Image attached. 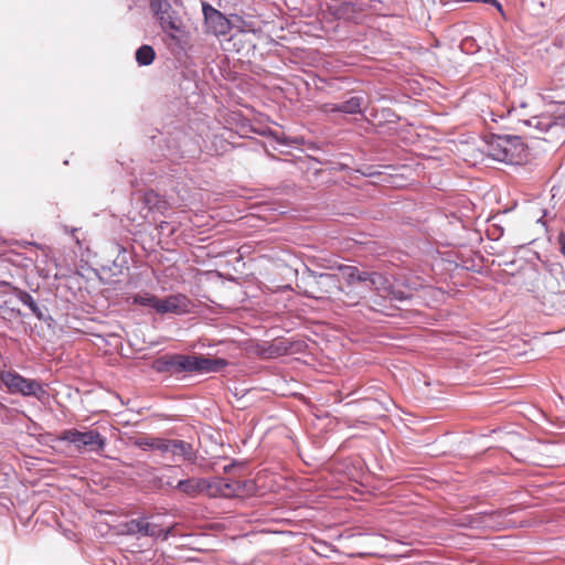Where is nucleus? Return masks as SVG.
<instances>
[{
    "label": "nucleus",
    "mask_w": 565,
    "mask_h": 565,
    "mask_svg": "<svg viewBox=\"0 0 565 565\" xmlns=\"http://www.w3.org/2000/svg\"><path fill=\"white\" fill-rule=\"evenodd\" d=\"M227 365L226 359L210 358L201 353H166L152 362V369L157 373L170 375L218 373Z\"/></svg>",
    "instance_id": "1"
},
{
    "label": "nucleus",
    "mask_w": 565,
    "mask_h": 565,
    "mask_svg": "<svg viewBox=\"0 0 565 565\" xmlns=\"http://www.w3.org/2000/svg\"><path fill=\"white\" fill-rule=\"evenodd\" d=\"M487 154L505 164H523L529 160V148L520 136L490 134L484 138Z\"/></svg>",
    "instance_id": "2"
},
{
    "label": "nucleus",
    "mask_w": 565,
    "mask_h": 565,
    "mask_svg": "<svg viewBox=\"0 0 565 565\" xmlns=\"http://www.w3.org/2000/svg\"><path fill=\"white\" fill-rule=\"evenodd\" d=\"M317 267L329 270H338L348 285H361L370 291L387 290L390 280L379 271L366 270L352 265H344L338 262L318 263Z\"/></svg>",
    "instance_id": "3"
},
{
    "label": "nucleus",
    "mask_w": 565,
    "mask_h": 565,
    "mask_svg": "<svg viewBox=\"0 0 565 565\" xmlns=\"http://www.w3.org/2000/svg\"><path fill=\"white\" fill-rule=\"evenodd\" d=\"M301 279L309 288L306 291L308 298L330 297L343 291L340 275L335 273L319 271L303 265Z\"/></svg>",
    "instance_id": "4"
},
{
    "label": "nucleus",
    "mask_w": 565,
    "mask_h": 565,
    "mask_svg": "<svg viewBox=\"0 0 565 565\" xmlns=\"http://www.w3.org/2000/svg\"><path fill=\"white\" fill-rule=\"evenodd\" d=\"M0 387H4L9 394H20L39 401H43L49 396L45 386L40 381L26 379L14 370L0 372Z\"/></svg>",
    "instance_id": "5"
},
{
    "label": "nucleus",
    "mask_w": 565,
    "mask_h": 565,
    "mask_svg": "<svg viewBox=\"0 0 565 565\" xmlns=\"http://www.w3.org/2000/svg\"><path fill=\"white\" fill-rule=\"evenodd\" d=\"M162 137V151L164 157L171 160L185 158L193 152V142L181 125L171 127L170 125L163 126V131L160 132ZM159 143L161 140L158 141Z\"/></svg>",
    "instance_id": "6"
},
{
    "label": "nucleus",
    "mask_w": 565,
    "mask_h": 565,
    "mask_svg": "<svg viewBox=\"0 0 565 565\" xmlns=\"http://www.w3.org/2000/svg\"><path fill=\"white\" fill-rule=\"evenodd\" d=\"M61 441L73 444L78 450L95 452L100 455L106 447V438L97 430L81 431L77 429L64 430L57 438Z\"/></svg>",
    "instance_id": "7"
},
{
    "label": "nucleus",
    "mask_w": 565,
    "mask_h": 565,
    "mask_svg": "<svg viewBox=\"0 0 565 565\" xmlns=\"http://www.w3.org/2000/svg\"><path fill=\"white\" fill-rule=\"evenodd\" d=\"M204 31L216 38H226L236 26L232 19L214 8L210 2L201 1Z\"/></svg>",
    "instance_id": "8"
},
{
    "label": "nucleus",
    "mask_w": 565,
    "mask_h": 565,
    "mask_svg": "<svg viewBox=\"0 0 565 565\" xmlns=\"http://www.w3.org/2000/svg\"><path fill=\"white\" fill-rule=\"evenodd\" d=\"M149 8L161 30L179 31L178 26L184 25L178 11L168 0H150Z\"/></svg>",
    "instance_id": "9"
},
{
    "label": "nucleus",
    "mask_w": 565,
    "mask_h": 565,
    "mask_svg": "<svg viewBox=\"0 0 565 565\" xmlns=\"http://www.w3.org/2000/svg\"><path fill=\"white\" fill-rule=\"evenodd\" d=\"M122 533L130 536H143L167 540L170 531L158 524L150 523L148 518L142 515L122 524Z\"/></svg>",
    "instance_id": "10"
},
{
    "label": "nucleus",
    "mask_w": 565,
    "mask_h": 565,
    "mask_svg": "<svg viewBox=\"0 0 565 565\" xmlns=\"http://www.w3.org/2000/svg\"><path fill=\"white\" fill-rule=\"evenodd\" d=\"M179 31L162 30L163 41L174 57L181 58L188 55L192 47L191 33L185 25L178 26Z\"/></svg>",
    "instance_id": "11"
},
{
    "label": "nucleus",
    "mask_w": 565,
    "mask_h": 565,
    "mask_svg": "<svg viewBox=\"0 0 565 565\" xmlns=\"http://www.w3.org/2000/svg\"><path fill=\"white\" fill-rule=\"evenodd\" d=\"M342 99L339 103H326L322 106V111L327 114H345V115H362L363 108L362 106L365 103V98L362 94H350L345 97H340Z\"/></svg>",
    "instance_id": "12"
},
{
    "label": "nucleus",
    "mask_w": 565,
    "mask_h": 565,
    "mask_svg": "<svg viewBox=\"0 0 565 565\" xmlns=\"http://www.w3.org/2000/svg\"><path fill=\"white\" fill-rule=\"evenodd\" d=\"M541 264L550 276V280H546V289L553 294L562 292L563 288H565V269L563 264L553 258L543 259Z\"/></svg>",
    "instance_id": "13"
},
{
    "label": "nucleus",
    "mask_w": 565,
    "mask_h": 565,
    "mask_svg": "<svg viewBox=\"0 0 565 565\" xmlns=\"http://www.w3.org/2000/svg\"><path fill=\"white\" fill-rule=\"evenodd\" d=\"M353 82L347 77H318L317 88L337 98L345 97L353 92Z\"/></svg>",
    "instance_id": "14"
},
{
    "label": "nucleus",
    "mask_w": 565,
    "mask_h": 565,
    "mask_svg": "<svg viewBox=\"0 0 565 565\" xmlns=\"http://www.w3.org/2000/svg\"><path fill=\"white\" fill-rule=\"evenodd\" d=\"M190 299L182 294L171 295L166 298H159L157 312L160 315L174 313L184 315L190 311Z\"/></svg>",
    "instance_id": "15"
},
{
    "label": "nucleus",
    "mask_w": 565,
    "mask_h": 565,
    "mask_svg": "<svg viewBox=\"0 0 565 565\" xmlns=\"http://www.w3.org/2000/svg\"><path fill=\"white\" fill-rule=\"evenodd\" d=\"M210 497H234L239 495V493L243 492L245 488V482L225 478H215L213 480H210Z\"/></svg>",
    "instance_id": "16"
},
{
    "label": "nucleus",
    "mask_w": 565,
    "mask_h": 565,
    "mask_svg": "<svg viewBox=\"0 0 565 565\" xmlns=\"http://www.w3.org/2000/svg\"><path fill=\"white\" fill-rule=\"evenodd\" d=\"M14 296L20 302L31 310L36 319L47 323L49 326L54 322V319L49 313V309L45 306H40L30 292L20 288H14Z\"/></svg>",
    "instance_id": "17"
},
{
    "label": "nucleus",
    "mask_w": 565,
    "mask_h": 565,
    "mask_svg": "<svg viewBox=\"0 0 565 565\" xmlns=\"http://www.w3.org/2000/svg\"><path fill=\"white\" fill-rule=\"evenodd\" d=\"M173 489L190 498H195L201 493L209 495L211 489L210 480L206 478H186L177 482Z\"/></svg>",
    "instance_id": "18"
},
{
    "label": "nucleus",
    "mask_w": 565,
    "mask_h": 565,
    "mask_svg": "<svg viewBox=\"0 0 565 565\" xmlns=\"http://www.w3.org/2000/svg\"><path fill=\"white\" fill-rule=\"evenodd\" d=\"M509 513L505 510H491L479 513L470 522L471 527L480 526H503L505 524V518Z\"/></svg>",
    "instance_id": "19"
},
{
    "label": "nucleus",
    "mask_w": 565,
    "mask_h": 565,
    "mask_svg": "<svg viewBox=\"0 0 565 565\" xmlns=\"http://www.w3.org/2000/svg\"><path fill=\"white\" fill-rule=\"evenodd\" d=\"M335 19L351 20L362 10L360 0H341L329 8Z\"/></svg>",
    "instance_id": "20"
},
{
    "label": "nucleus",
    "mask_w": 565,
    "mask_h": 565,
    "mask_svg": "<svg viewBox=\"0 0 565 565\" xmlns=\"http://www.w3.org/2000/svg\"><path fill=\"white\" fill-rule=\"evenodd\" d=\"M171 455L173 458H180L192 465H195L198 461V451L193 445L182 439H172Z\"/></svg>",
    "instance_id": "21"
},
{
    "label": "nucleus",
    "mask_w": 565,
    "mask_h": 565,
    "mask_svg": "<svg viewBox=\"0 0 565 565\" xmlns=\"http://www.w3.org/2000/svg\"><path fill=\"white\" fill-rule=\"evenodd\" d=\"M181 470L179 466H166L164 472L160 476H154L151 479L152 486L158 490H163L166 488H173V481L178 475V471Z\"/></svg>",
    "instance_id": "22"
},
{
    "label": "nucleus",
    "mask_w": 565,
    "mask_h": 565,
    "mask_svg": "<svg viewBox=\"0 0 565 565\" xmlns=\"http://www.w3.org/2000/svg\"><path fill=\"white\" fill-rule=\"evenodd\" d=\"M345 473L349 478L356 480L362 477L364 471V461L360 457H349L343 461Z\"/></svg>",
    "instance_id": "23"
},
{
    "label": "nucleus",
    "mask_w": 565,
    "mask_h": 565,
    "mask_svg": "<svg viewBox=\"0 0 565 565\" xmlns=\"http://www.w3.org/2000/svg\"><path fill=\"white\" fill-rule=\"evenodd\" d=\"M135 58L139 66H149L156 58V51L151 45L142 44L136 50Z\"/></svg>",
    "instance_id": "24"
},
{
    "label": "nucleus",
    "mask_w": 565,
    "mask_h": 565,
    "mask_svg": "<svg viewBox=\"0 0 565 565\" xmlns=\"http://www.w3.org/2000/svg\"><path fill=\"white\" fill-rule=\"evenodd\" d=\"M131 303L135 306L149 307L157 311L159 297L150 292H138L130 297Z\"/></svg>",
    "instance_id": "25"
},
{
    "label": "nucleus",
    "mask_w": 565,
    "mask_h": 565,
    "mask_svg": "<svg viewBox=\"0 0 565 565\" xmlns=\"http://www.w3.org/2000/svg\"><path fill=\"white\" fill-rule=\"evenodd\" d=\"M160 203V199H159V195L154 192V191H147L145 192V194L142 195V212H145V214L142 215V217H148V214L157 209L158 207V204Z\"/></svg>",
    "instance_id": "26"
},
{
    "label": "nucleus",
    "mask_w": 565,
    "mask_h": 565,
    "mask_svg": "<svg viewBox=\"0 0 565 565\" xmlns=\"http://www.w3.org/2000/svg\"><path fill=\"white\" fill-rule=\"evenodd\" d=\"M381 124H397L402 118L390 107H384L377 111L376 115Z\"/></svg>",
    "instance_id": "27"
},
{
    "label": "nucleus",
    "mask_w": 565,
    "mask_h": 565,
    "mask_svg": "<svg viewBox=\"0 0 565 565\" xmlns=\"http://www.w3.org/2000/svg\"><path fill=\"white\" fill-rule=\"evenodd\" d=\"M459 47L465 54H476L481 50V45L473 36H465L461 40Z\"/></svg>",
    "instance_id": "28"
},
{
    "label": "nucleus",
    "mask_w": 565,
    "mask_h": 565,
    "mask_svg": "<svg viewBox=\"0 0 565 565\" xmlns=\"http://www.w3.org/2000/svg\"><path fill=\"white\" fill-rule=\"evenodd\" d=\"M384 291L387 292L392 297V299L398 300V301H405V300H409L413 298L412 292H407L402 289H396L391 284H390L388 289L384 290Z\"/></svg>",
    "instance_id": "29"
},
{
    "label": "nucleus",
    "mask_w": 565,
    "mask_h": 565,
    "mask_svg": "<svg viewBox=\"0 0 565 565\" xmlns=\"http://www.w3.org/2000/svg\"><path fill=\"white\" fill-rule=\"evenodd\" d=\"M350 170L349 166L344 162H332L329 168L320 169L316 172L317 175L322 177L323 174L331 173L332 171H347Z\"/></svg>",
    "instance_id": "30"
},
{
    "label": "nucleus",
    "mask_w": 565,
    "mask_h": 565,
    "mask_svg": "<svg viewBox=\"0 0 565 565\" xmlns=\"http://www.w3.org/2000/svg\"><path fill=\"white\" fill-rule=\"evenodd\" d=\"M153 436H139L134 438L132 445L140 448L143 451H150L151 439Z\"/></svg>",
    "instance_id": "31"
},
{
    "label": "nucleus",
    "mask_w": 565,
    "mask_h": 565,
    "mask_svg": "<svg viewBox=\"0 0 565 565\" xmlns=\"http://www.w3.org/2000/svg\"><path fill=\"white\" fill-rule=\"evenodd\" d=\"M355 172L360 173L363 177L372 178L380 174V172L375 169L374 166L365 164L355 170Z\"/></svg>",
    "instance_id": "32"
},
{
    "label": "nucleus",
    "mask_w": 565,
    "mask_h": 565,
    "mask_svg": "<svg viewBox=\"0 0 565 565\" xmlns=\"http://www.w3.org/2000/svg\"><path fill=\"white\" fill-rule=\"evenodd\" d=\"M246 468V462L245 461H241V460H237V459H232L230 463L225 465L223 467V471L225 473H231L232 471L236 470V469H244Z\"/></svg>",
    "instance_id": "33"
},
{
    "label": "nucleus",
    "mask_w": 565,
    "mask_h": 565,
    "mask_svg": "<svg viewBox=\"0 0 565 565\" xmlns=\"http://www.w3.org/2000/svg\"><path fill=\"white\" fill-rule=\"evenodd\" d=\"M524 124L527 125V126L534 127V128L539 129L540 131H546L547 130V126L543 125L542 121L537 117H533L531 119H527V120L524 121Z\"/></svg>",
    "instance_id": "34"
},
{
    "label": "nucleus",
    "mask_w": 565,
    "mask_h": 565,
    "mask_svg": "<svg viewBox=\"0 0 565 565\" xmlns=\"http://www.w3.org/2000/svg\"><path fill=\"white\" fill-rule=\"evenodd\" d=\"M171 444H172V439L163 437L160 443L158 451H160L162 455L171 454Z\"/></svg>",
    "instance_id": "35"
},
{
    "label": "nucleus",
    "mask_w": 565,
    "mask_h": 565,
    "mask_svg": "<svg viewBox=\"0 0 565 565\" xmlns=\"http://www.w3.org/2000/svg\"><path fill=\"white\" fill-rule=\"evenodd\" d=\"M163 437H152L150 450H159L160 443Z\"/></svg>",
    "instance_id": "36"
},
{
    "label": "nucleus",
    "mask_w": 565,
    "mask_h": 565,
    "mask_svg": "<svg viewBox=\"0 0 565 565\" xmlns=\"http://www.w3.org/2000/svg\"><path fill=\"white\" fill-rule=\"evenodd\" d=\"M404 286L407 287V289L409 290L408 292H411L412 290H417L419 287V285L415 281H413V282L407 281L404 284Z\"/></svg>",
    "instance_id": "37"
},
{
    "label": "nucleus",
    "mask_w": 565,
    "mask_h": 565,
    "mask_svg": "<svg viewBox=\"0 0 565 565\" xmlns=\"http://www.w3.org/2000/svg\"><path fill=\"white\" fill-rule=\"evenodd\" d=\"M26 427H28V429H30V430L32 429V430H34V431H38L40 428H42V426H38V425H34V426H26Z\"/></svg>",
    "instance_id": "38"
},
{
    "label": "nucleus",
    "mask_w": 565,
    "mask_h": 565,
    "mask_svg": "<svg viewBox=\"0 0 565 565\" xmlns=\"http://www.w3.org/2000/svg\"><path fill=\"white\" fill-rule=\"evenodd\" d=\"M2 412H7V407L2 402H0V414H2Z\"/></svg>",
    "instance_id": "39"
},
{
    "label": "nucleus",
    "mask_w": 565,
    "mask_h": 565,
    "mask_svg": "<svg viewBox=\"0 0 565 565\" xmlns=\"http://www.w3.org/2000/svg\"><path fill=\"white\" fill-rule=\"evenodd\" d=\"M49 440H54V438H53L52 436H46V437H45V444H47V443H49Z\"/></svg>",
    "instance_id": "40"
},
{
    "label": "nucleus",
    "mask_w": 565,
    "mask_h": 565,
    "mask_svg": "<svg viewBox=\"0 0 565 565\" xmlns=\"http://www.w3.org/2000/svg\"><path fill=\"white\" fill-rule=\"evenodd\" d=\"M120 424L128 425V424H131V423H130V420H125V422H121Z\"/></svg>",
    "instance_id": "41"
},
{
    "label": "nucleus",
    "mask_w": 565,
    "mask_h": 565,
    "mask_svg": "<svg viewBox=\"0 0 565 565\" xmlns=\"http://www.w3.org/2000/svg\"><path fill=\"white\" fill-rule=\"evenodd\" d=\"M358 424L364 425V424H367V423L364 422V420H360V422H358Z\"/></svg>",
    "instance_id": "42"
},
{
    "label": "nucleus",
    "mask_w": 565,
    "mask_h": 565,
    "mask_svg": "<svg viewBox=\"0 0 565 565\" xmlns=\"http://www.w3.org/2000/svg\"><path fill=\"white\" fill-rule=\"evenodd\" d=\"M563 424H565V422Z\"/></svg>",
    "instance_id": "43"
}]
</instances>
